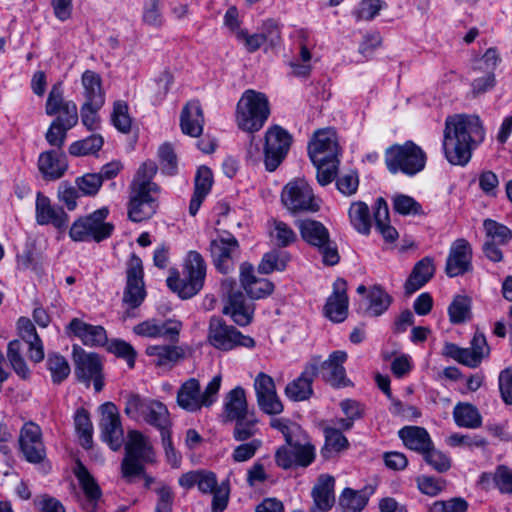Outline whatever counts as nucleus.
Returning a JSON list of instances; mask_svg holds the SVG:
<instances>
[{"label":"nucleus","mask_w":512,"mask_h":512,"mask_svg":"<svg viewBox=\"0 0 512 512\" xmlns=\"http://www.w3.org/2000/svg\"><path fill=\"white\" fill-rule=\"evenodd\" d=\"M485 131L476 115L456 114L445 121L443 150L452 165L465 166L473 148L484 140Z\"/></svg>","instance_id":"1"},{"label":"nucleus","mask_w":512,"mask_h":512,"mask_svg":"<svg viewBox=\"0 0 512 512\" xmlns=\"http://www.w3.org/2000/svg\"><path fill=\"white\" fill-rule=\"evenodd\" d=\"M158 167L154 161L147 160L141 164L130 185L128 217L133 222L151 218L157 210L159 186L152 182Z\"/></svg>","instance_id":"2"},{"label":"nucleus","mask_w":512,"mask_h":512,"mask_svg":"<svg viewBox=\"0 0 512 512\" xmlns=\"http://www.w3.org/2000/svg\"><path fill=\"white\" fill-rule=\"evenodd\" d=\"M156 463V453L149 438L137 430H130L125 444V455L121 462L122 477L128 483L135 475L143 474L146 464Z\"/></svg>","instance_id":"3"},{"label":"nucleus","mask_w":512,"mask_h":512,"mask_svg":"<svg viewBox=\"0 0 512 512\" xmlns=\"http://www.w3.org/2000/svg\"><path fill=\"white\" fill-rule=\"evenodd\" d=\"M270 115L268 98L253 89L246 90L240 97L235 111L237 127L249 134L259 131Z\"/></svg>","instance_id":"4"},{"label":"nucleus","mask_w":512,"mask_h":512,"mask_svg":"<svg viewBox=\"0 0 512 512\" xmlns=\"http://www.w3.org/2000/svg\"><path fill=\"white\" fill-rule=\"evenodd\" d=\"M206 277V263L197 251H190L185 259L183 278L178 273L167 278L168 287L182 299H189L196 295L204 285Z\"/></svg>","instance_id":"5"},{"label":"nucleus","mask_w":512,"mask_h":512,"mask_svg":"<svg viewBox=\"0 0 512 512\" xmlns=\"http://www.w3.org/2000/svg\"><path fill=\"white\" fill-rule=\"evenodd\" d=\"M222 383V376L215 375L201 391L200 382L195 378L185 381L177 391V404L188 412H198L203 407H211L217 400Z\"/></svg>","instance_id":"6"},{"label":"nucleus","mask_w":512,"mask_h":512,"mask_svg":"<svg viewBox=\"0 0 512 512\" xmlns=\"http://www.w3.org/2000/svg\"><path fill=\"white\" fill-rule=\"evenodd\" d=\"M385 163L392 173L402 172L412 176L424 169L426 154L414 142L407 141L389 147L385 153Z\"/></svg>","instance_id":"7"},{"label":"nucleus","mask_w":512,"mask_h":512,"mask_svg":"<svg viewBox=\"0 0 512 512\" xmlns=\"http://www.w3.org/2000/svg\"><path fill=\"white\" fill-rule=\"evenodd\" d=\"M108 214V209L103 207L87 216L79 217L70 227L71 239L76 242H100L108 238L114 230L113 224L105 222Z\"/></svg>","instance_id":"8"},{"label":"nucleus","mask_w":512,"mask_h":512,"mask_svg":"<svg viewBox=\"0 0 512 512\" xmlns=\"http://www.w3.org/2000/svg\"><path fill=\"white\" fill-rule=\"evenodd\" d=\"M301 237L318 249L325 265L338 264L340 256L336 244L331 241L328 229L319 221L304 219L298 222Z\"/></svg>","instance_id":"9"},{"label":"nucleus","mask_w":512,"mask_h":512,"mask_svg":"<svg viewBox=\"0 0 512 512\" xmlns=\"http://www.w3.org/2000/svg\"><path fill=\"white\" fill-rule=\"evenodd\" d=\"M207 339L214 348L221 351H230L238 346L245 348L255 346V340L252 337L243 335L218 316L211 317L209 321Z\"/></svg>","instance_id":"10"},{"label":"nucleus","mask_w":512,"mask_h":512,"mask_svg":"<svg viewBox=\"0 0 512 512\" xmlns=\"http://www.w3.org/2000/svg\"><path fill=\"white\" fill-rule=\"evenodd\" d=\"M292 143L291 135L275 125L265 133L264 164L269 172L275 171L285 159Z\"/></svg>","instance_id":"11"},{"label":"nucleus","mask_w":512,"mask_h":512,"mask_svg":"<svg viewBox=\"0 0 512 512\" xmlns=\"http://www.w3.org/2000/svg\"><path fill=\"white\" fill-rule=\"evenodd\" d=\"M127 280L124 289L122 302L127 306L124 318L130 317L129 309L138 308L146 297V290L143 280V265L141 259L132 255L126 271Z\"/></svg>","instance_id":"12"},{"label":"nucleus","mask_w":512,"mask_h":512,"mask_svg":"<svg viewBox=\"0 0 512 512\" xmlns=\"http://www.w3.org/2000/svg\"><path fill=\"white\" fill-rule=\"evenodd\" d=\"M314 459L315 447L306 439L282 445L275 452V462L284 470L297 467L306 468L313 463Z\"/></svg>","instance_id":"13"},{"label":"nucleus","mask_w":512,"mask_h":512,"mask_svg":"<svg viewBox=\"0 0 512 512\" xmlns=\"http://www.w3.org/2000/svg\"><path fill=\"white\" fill-rule=\"evenodd\" d=\"M73 360L77 379L87 386L92 381L95 391L100 392L104 387V376L102 373L103 365L99 355L87 353L81 348L77 349L74 347Z\"/></svg>","instance_id":"14"},{"label":"nucleus","mask_w":512,"mask_h":512,"mask_svg":"<svg viewBox=\"0 0 512 512\" xmlns=\"http://www.w3.org/2000/svg\"><path fill=\"white\" fill-rule=\"evenodd\" d=\"M209 250L214 266L219 272L228 274L234 270L240 254V245L232 234L225 232L218 235L211 240Z\"/></svg>","instance_id":"15"},{"label":"nucleus","mask_w":512,"mask_h":512,"mask_svg":"<svg viewBox=\"0 0 512 512\" xmlns=\"http://www.w3.org/2000/svg\"><path fill=\"white\" fill-rule=\"evenodd\" d=\"M283 205L291 212L317 211L313 191L305 180L297 179L289 182L281 195Z\"/></svg>","instance_id":"16"},{"label":"nucleus","mask_w":512,"mask_h":512,"mask_svg":"<svg viewBox=\"0 0 512 512\" xmlns=\"http://www.w3.org/2000/svg\"><path fill=\"white\" fill-rule=\"evenodd\" d=\"M100 413L101 438L113 451H117L124 443V431L118 408L112 402H105L100 406Z\"/></svg>","instance_id":"17"},{"label":"nucleus","mask_w":512,"mask_h":512,"mask_svg":"<svg viewBox=\"0 0 512 512\" xmlns=\"http://www.w3.org/2000/svg\"><path fill=\"white\" fill-rule=\"evenodd\" d=\"M339 153L337 135L331 128L317 130L308 144V154L313 163L339 160Z\"/></svg>","instance_id":"18"},{"label":"nucleus","mask_w":512,"mask_h":512,"mask_svg":"<svg viewBox=\"0 0 512 512\" xmlns=\"http://www.w3.org/2000/svg\"><path fill=\"white\" fill-rule=\"evenodd\" d=\"M19 447L26 461L40 464L46 459V448L40 427L34 422L23 425L19 435Z\"/></svg>","instance_id":"19"},{"label":"nucleus","mask_w":512,"mask_h":512,"mask_svg":"<svg viewBox=\"0 0 512 512\" xmlns=\"http://www.w3.org/2000/svg\"><path fill=\"white\" fill-rule=\"evenodd\" d=\"M257 404L261 411L268 415H278L284 406L277 395L274 380L271 376L260 372L254 381Z\"/></svg>","instance_id":"20"},{"label":"nucleus","mask_w":512,"mask_h":512,"mask_svg":"<svg viewBox=\"0 0 512 512\" xmlns=\"http://www.w3.org/2000/svg\"><path fill=\"white\" fill-rule=\"evenodd\" d=\"M236 286L235 280L232 279H225L222 282V292L228 299L223 313L230 315L236 324L246 326L252 320V311L245 305L244 295L241 291L236 290Z\"/></svg>","instance_id":"21"},{"label":"nucleus","mask_w":512,"mask_h":512,"mask_svg":"<svg viewBox=\"0 0 512 512\" xmlns=\"http://www.w3.org/2000/svg\"><path fill=\"white\" fill-rule=\"evenodd\" d=\"M472 248L464 238L455 240L446 260L445 272L449 277L463 275L471 269Z\"/></svg>","instance_id":"22"},{"label":"nucleus","mask_w":512,"mask_h":512,"mask_svg":"<svg viewBox=\"0 0 512 512\" xmlns=\"http://www.w3.org/2000/svg\"><path fill=\"white\" fill-rule=\"evenodd\" d=\"M348 305L347 282L337 278L333 283V292L324 306V314L335 323L343 322L348 316Z\"/></svg>","instance_id":"23"},{"label":"nucleus","mask_w":512,"mask_h":512,"mask_svg":"<svg viewBox=\"0 0 512 512\" xmlns=\"http://www.w3.org/2000/svg\"><path fill=\"white\" fill-rule=\"evenodd\" d=\"M36 221L40 225H53L57 229L67 228L69 216L62 207L51 204L50 199L41 192L37 193L35 205Z\"/></svg>","instance_id":"24"},{"label":"nucleus","mask_w":512,"mask_h":512,"mask_svg":"<svg viewBox=\"0 0 512 512\" xmlns=\"http://www.w3.org/2000/svg\"><path fill=\"white\" fill-rule=\"evenodd\" d=\"M346 360V352L340 350L334 351L327 360L322 362L320 368L318 367V372L321 374L322 378L333 387H346L350 384V380L347 378L343 366Z\"/></svg>","instance_id":"25"},{"label":"nucleus","mask_w":512,"mask_h":512,"mask_svg":"<svg viewBox=\"0 0 512 512\" xmlns=\"http://www.w3.org/2000/svg\"><path fill=\"white\" fill-rule=\"evenodd\" d=\"M240 281L247 295L252 299H261L269 296L274 285L266 278L256 277L251 264L244 262L240 266Z\"/></svg>","instance_id":"26"},{"label":"nucleus","mask_w":512,"mask_h":512,"mask_svg":"<svg viewBox=\"0 0 512 512\" xmlns=\"http://www.w3.org/2000/svg\"><path fill=\"white\" fill-rule=\"evenodd\" d=\"M317 373V364L307 365L299 377L286 385L285 395L294 402L308 400L313 394L312 383Z\"/></svg>","instance_id":"27"},{"label":"nucleus","mask_w":512,"mask_h":512,"mask_svg":"<svg viewBox=\"0 0 512 512\" xmlns=\"http://www.w3.org/2000/svg\"><path fill=\"white\" fill-rule=\"evenodd\" d=\"M204 115L198 100H191L183 107L180 115V127L184 134L198 137L203 132Z\"/></svg>","instance_id":"28"},{"label":"nucleus","mask_w":512,"mask_h":512,"mask_svg":"<svg viewBox=\"0 0 512 512\" xmlns=\"http://www.w3.org/2000/svg\"><path fill=\"white\" fill-rule=\"evenodd\" d=\"M38 168L44 179L57 180L65 174L68 164L64 154L49 150L40 154Z\"/></svg>","instance_id":"29"},{"label":"nucleus","mask_w":512,"mask_h":512,"mask_svg":"<svg viewBox=\"0 0 512 512\" xmlns=\"http://www.w3.org/2000/svg\"><path fill=\"white\" fill-rule=\"evenodd\" d=\"M68 328L81 339L84 345L102 346L107 342V334L102 326H94L74 318L69 323Z\"/></svg>","instance_id":"30"},{"label":"nucleus","mask_w":512,"mask_h":512,"mask_svg":"<svg viewBox=\"0 0 512 512\" xmlns=\"http://www.w3.org/2000/svg\"><path fill=\"white\" fill-rule=\"evenodd\" d=\"M334 485V477L327 474L319 476L317 484L311 493L314 502V506L311 509L328 511L332 508L335 503Z\"/></svg>","instance_id":"31"},{"label":"nucleus","mask_w":512,"mask_h":512,"mask_svg":"<svg viewBox=\"0 0 512 512\" xmlns=\"http://www.w3.org/2000/svg\"><path fill=\"white\" fill-rule=\"evenodd\" d=\"M18 330L20 337L28 345L30 360L36 363L42 361L44 358L43 344L31 320L21 317L18 320Z\"/></svg>","instance_id":"32"},{"label":"nucleus","mask_w":512,"mask_h":512,"mask_svg":"<svg viewBox=\"0 0 512 512\" xmlns=\"http://www.w3.org/2000/svg\"><path fill=\"white\" fill-rule=\"evenodd\" d=\"M251 411L248 409L245 390L241 386L235 387L225 395L223 404L224 422L237 419Z\"/></svg>","instance_id":"33"},{"label":"nucleus","mask_w":512,"mask_h":512,"mask_svg":"<svg viewBox=\"0 0 512 512\" xmlns=\"http://www.w3.org/2000/svg\"><path fill=\"white\" fill-rule=\"evenodd\" d=\"M434 272L435 266L432 258L425 257L418 261L405 283L406 294L411 295L423 287L433 277Z\"/></svg>","instance_id":"34"},{"label":"nucleus","mask_w":512,"mask_h":512,"mask_svg":"<svg viewBox=\"0 0 512 512\" xmlns=\"http://www.w3.org/2000/svg\"><path fill=\"white\" fill-rule=\"evenodd\" d=\"M270 243L277 248H285L297 241V234L286 222L272 218L267 222Z\"/></svg>","instance_id":"35"},{"label":"nucleus","mask_w":512,"mask_h":512,"mask_svg":"<svg viewBox=\"0 0 512 512\" xmlns=\"http://www.w3.org/2000/svg\"><path fill=\"white\" fill-rule=\"evenodd\" d=\"M179 484L185 489H191L197 486L205 494H211L219 485H217L216 475L213 472L205 470L190 471L184 473L179 478Z\"/></svg>","instance_id":"36"},{"label":"nucleus","mask_w":512,"mask_h":512,"mask_svg":"<svg viewBox=\"0 0 512 512\" xmlns=\"http://www.w3.org/2000/svg\"><path fill=\"white\" fill-rule=\"evenodd\" d=\"M146 354L153 357L154 364L159 367H171L185 356L184 349L175 345L148 346Z\"/></svg>","instance_id":"37"},{"label":"nucleus","mask_w":512,"mask_h":512,"mask_svg":"<svg viewBox=\"0 0 512 512\" xmlns=\"http://www.w3.org/2000/svg\"><path fill=\"white\" fill-rule=\"evenodd\" d=\"M399 437L405 446L423 454L433 443L426 429L418 426H407L399 431Z\"/></svg>","instance_id":"38"},{"label":"nucleus","mask_w":512,"mask_h":512,"mask_svg":"<svg viewBox=\"0 0 512 512\" xmlns=\"http://www.w3.org/2000/svg\"><path fill=\"white\" fill-rule=\"evenodd\" d=\"M83 86L84 103H93L94 105H104L105 92L102 88L101 76L92 70H86L81 77Z\"/></svg>","instance_id":"39"},{"label":"nucleus","mask_w":512,"mask_h":512,"mask_svg":"<svg viewBox=\"0 0 512 512\" xmlns=\"http://www.w3.org/2000/svg\"><path fill=\"white\" fill-rule=\"evenodd\" d=\"M374 222L386 242L393 243L398 239V231L390 225L388 205L381 197L375 203Z\"/></svg>","instance_id":"40"},{"label":"nucleus","mask_w":512,"mask_h":512,"mask_svg":"<svg viewBox=\"0 0 512 512\" xmlns=\"http://www.w3.org/2000/svg\"><path fill=\"white\" fill-rule=\"evenodd\" d=\"M231 422L235 423L233 438L236 441L245 442L249 439H255L254 436L259 431V419L253 410L246 415L238 417L237 419H232Z\"/></svg>","instance_id":"41"},{"label":"nucleus","mask_w":512,"mask_h":512,"mask_svg":"<svg viewBox=\"0 0 512 512\" xmlns=\"http://www.w3.org/2000/svg\"><path fill=\"white\" fill-rule=\"evenodd\" d=\"M142 420L157 428L160 433L169 430L171 424L167 407L160 401L154 399H151Z\"/></svg>","instance_id":"42"},{"label":"nucleus","mask_w":512,"mask_h":512,"mask_svg":"<svg viewBox=\"0 0 512 512\" xmlns=\"http://www.w3.org/2000/svg\"><path fill=\"white\" fill-rule=\"evenodd\" d=\"M350 223L361 234L368 235L371 230L372 220L370 210L362 201L353 202L348 211Z\"/></svg>","instance_id":"43"},{"label":"nucleus","mask_w":512,"mask_h":512,"mask_svg":"<svg viewBox=\"0 0 512 512\" xmlns=\"http://www.w3.org/2000/svg\"><path fill=\"white\" fill-rule=\"evenodd\" d=\"M453 417L460 427L475 429L482 424V417L478 409L469 403L457 404L453 410Z\"/></svg>","instance_id":"44"},{"label":"nucleus","mask_w":512,"mask_h":512,"mask_svg":"<svg viewBox=\"0 0 512 512\" xmlns=\"http://www.w3.org/2000/svg\"><path fill=\"white\" fill-rule=\"evenodd\" d=\"M74 474L78 479L86 498L90 502L98 501L102 496L101 489L94 477L81 462L77 463V466L74 469Z\"/></svg>","instance_id":"45"},{"label":"nucleus","mask_w":512,"mask_h":512,"mask_svg":"<svg viewBox=\"0 0 512 512\" xmlns=\"http://www.w3.org/2000/svg\"><path fill=\"white\" fill-rule=\"evenodd\" d=\"M270 426L283 435L286 445L292 444L296 440H305L307 438L301 426L288 418H272Z\"/></svg>","instance_id":"46"},{"label":"nucleus","mask_w":512,"mask_h":512,"mask_svg":"<svg viewBox=\"0 0 512 512\" xmlns=\"http://www.w3.org/2000/svg\"><path fill=\"white\" fill-rule=\"evenodd\" d=\"M471 298L466 295H457L448 307L451 323L461 324L471 319Z\"/></svg>","instance_id":"47"},{"label":"nucleus","mask_w":512,"mask_h":512,"mask_svg":"<svg viewBox=\"0 0 512 512\" xmlns=\"http://www.w3.org/2000/svg\"><path fill=\"white\" fill-rule=\"evenodd\" d=\"M103 144L104 139L101 135L92 134L85 139L73 142L68 147V152L75 157L94 155L102 148Z\"/></svg>","instance_id":"48"},{"label":"nucleus","mask_w":512,"mask_h":512,"mask_svg":"<svg viewBox=\"0 0 512 512\" xmlns=\"http://www.w3.org/2000/svg\"><path fill=\"white\" fill-rule=\"evenodd\" d=\"M75 429L78 433L80 444L85 449L92 447L93 426L87 410L80 408L74 417Z\"/></svg>","instance_id":"49"},{"label":"nucleus","mask_w":512,"mask_h":512,"mask_svg":"<svg viewBox=\"0 0 512 512\" xmlns=\"http://www.w3.org/2000/svg\"><path fill=\"white\" fill-rule=\"evenodd\" d=\"M290 256L287 252L272 250L266 253L258 266L260 273L269 274L274 270L282 271L286 268Z\"/></svg>","instance_id":"50"},{"label":"nucleus","mask_w":512,"mask_h":512,"mask_svg":"<svg viewBox=\"0 0 512 512\" xmlns=\"http://www.w3.org/2000/svg\"><path fill=\"white\" fill-rule=\"evenodd\" d=\"M325 446L322 449V455L329 457L331 451L340 452L349 446L347 438L336 427H326L324 429Z\"/></svg>","instance_id":"51"},{"label":"nucleus","mask_w":512,"mask_h":512,"mask_svg":"<svg viewBox=\"0 0 512 512\" xmlns=\"http://www.w3.org/2000/svg\"><path fill=\"white\" fill-rule=\"evenodd\" d=\"M65 125H60V120H53L46 132L45 138L47 142L54 147L61 148L66 140L67 132L75 126L73 117L65 120Z\"/></svg>","instance_id":"52"},{"label":"nucleus","mask_w":512,"mask_h":512,"mask_svg":"<svg viewBox=\"0 0 512 512\" xmlns=\"http://www.w3.org/2000/svg\"><path fill=\"white\" fill-rule=\"evenodd\" d=\"M21 351V342L19 340H13L8 344L7 357L17 375L26 379L30 375V370L22 357Z\"/></svg>","instance_id":"53"},{"label":"nucleus","mask_w":512,"mask_h":512,"mask_svg":"<svg viewBox=\"0 0 512 512\" xmlns=\"http://www.w3.org/2000/svg\"><path fill=\"white\" fill-rule=\"evenodd\" d=\"M369 307L367 312L372 316H379L388 309L392 298L381 287L374 286L369 292Z\"/></svg>","instance_id":"54"},{"label":"nucleus","mask_w":512,"mask_h":512,"mask_svg":"<svg viewBox=\"0 0 512 512\" xmlns=\"http://www.w3.org/2000/svg\"><path fill=\"white\" fill-rule=\"evenodd\" d=\"M151 399L130 393L126 397L124 413L133 420H140L146 413Z\"/></svg>","instance_id":"55"},{"label":"nucleus","mask_w":512,"mask_h":512,"mask_svg":"<svg viewBox=\"0 0 512 512\" xmlns=\"http://www.w3.org/2000/svg\"><path fill=\"white\" fill-rule=\"evenodd\" d=\"M128 110V104L125 101L114 102L111 120L114 127L123 133H128L131 130L132 119Z\"/></svg>","instance_id":"56"},{"label":"nucleus","mask_w":512,"mask_h":512,"mask_svg":"<svg viewBox=\"0 0 512 512\" xmlns=\"http://www.w3.org/2000/svg\"><path fill=\"white\" fill-rule=\"evenodd\" d=\"M487 240L504 245L512 238L511 230L503 224L492 219H486L483 223Z\"/></svg>","instance_id":"57"},{"label":"nucleus","mask_w":512,"mask_h":512,"mask_svg":"<svg viewBox=\"0 0 512 512\" xmlns=\"http://www.w3.org/2000/svg\"><path fill=\"white\" fill-rule=\"evenodd\" d=\"M367 502L368 499L364 494L351 488H345L339 498L341 507L350 512L361 511Z\"/></svg>","instance_id":"58"},{"label":"nucleus","mask_w":512,"mask_h":512,"mask_svg":"<svg viewBox=\"0 0 512 512\" xmlns=\"http://www.w3.org/2000/svg\"><path fill=\"white\" fill-rule=\"evenodd\" d=\"M47 368L54 383H61L70 374V366L67 360L59 354L48 355Z\"/></svg>","instance_id":"59"},{"label":"nucleus","mask_w":512,"mask_h":512,"mask_svg":"<svg viewBox=\"0 0 512 512\" xmlns=\"http://www.w3.org/2000/svg\"><path fill=\"white\" fill-rule=\"evenodd\" d=\"M422 455L425 462L439 473H444L451 467L450 458L442 451L435 449L433 444Z\"/></svg>","instance_id":"60"},{"label":"nucleus","mask_w":512,"mask_h":512,"mask_svg":"<svg viewBox=\"0 0 512 512\" xmlns=\"http://www.w3.org/2000/svg\"><path fill=\"white\" fill-rule=\"evenodd\" d=\"M68 101L64 99L63 89L61 83H56L52 86L45 105V112L49 116L57 115L64 109Z\"/></svg>","instance_id":"61"},{"label":"nucleus","mask_w":512,"mask_h":512,"mask_svg":"<svg viewBox=\"0 0 512 512\" xmlns=\"http://www.w3.org/2000/svg\"><path fill=\"white\" fill-rule=\"evenodd\" d=\"M393 209L401 215H419L422 214L421 205L414 198L399 194L393 199Z\"/></svg>","instance_id":"62"},{"label":"nucleus","mask_w":512,"mask_h":512,"mask_svg":"<svg viewBox=\"0 0 512 512\" xmlns=\"http://www.w3.org/2000/svg\"><path fill=\"white\" fill-rule=\"evenodd\" d=\"M313 164L317 169V181L320 185H328L335 179L339 160H324Z\"/></svg>","instance_id":"63"},{"label":"nucleus","mask_w":512,"mask_h":512,"mask_svg":"<svg viewBox=\"0 0 512 512\" xmlns=\"http://www.w3.org/2000/svg\"><path fill=\"white\" fill-rule=\"evenodd\" d=\"M468 503L464 498L454 497L446 501H436L432 504L431 512H466Z\"/></svg>","instance_id":"64"}]
</instances>
